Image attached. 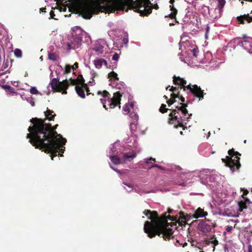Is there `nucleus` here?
Instances as JSON below:
<instances>
[{
    "mask_svg": "<svg viewBox=\"0 0 252 252\" xmlns=\"http://www.w3.org/2000/svg\"><path fill=\"white\" fill-rule=\"evenodd\" d=\"M30 122L33 125L28 128L30 133L27 134V138L31 144L36 149L51 154L52 160L58 155L63 156L59 152H64L66 140L56 131L58 125L52 126L46 123L45 120L37 118H32Z\"/></svg>",
    "mask_w": 252,
    "mask_h": 252,
    "instance_id": "f257e3e1",
    "label": "nucleus"
},
{
    "mask_svg": "<svg viewBox=\"0 0 252 252\" xmlns=\"http://www.w3.org/2000/svg\"><path fill=\"white\" fill-rule=\"evenodd\" d=\"M172 209H169L167 212L165 213L160 217L158 216L157 211H151L145 210L143 213L151 221H146L144 225V232L147 234L150 238L155 237L156 235L161 237L165 240L173 238V232L171 227L173 225V217L170 214L172 212Z\"/></svg>",
    "mask_w": 252,
    "mask_h": 252,
    "instance_id": "f03ea898",
    "label": "nucleus"
},
{
    "mask_svg": "<svg viewBox=\"0 0 252 252\" xmlns=\"http://www.w3.org/2000/svg\"><path fill=\"white\" fill-rule=\"evenodd\" d=\"M179 52L177 57L179 60L189 65L196 66V63H205L208 62L207 58L211 56L210 53H207L205 55H203V58H198L200 56L199 50L196 45L189 39L188 36H183L181 37L179 43Z\"/></svg>",
    "mask_w": 252,
    "mask_h": 252,
    "instance_id": "7ed1b4c3",
    "label": "nucleus"
},
{
    "mask_svg": "<svg viewBox=\"0 0 252 252\" xmlns=\"http://www.w3.org/2000/svg\"><path fill=\"white\" fill-rule=\"evenodd\" d=\"M174 85H178V89H176L174 87V106L176 108L174 109V122L177 121L179 122V119H188L191 115V114H189L188 111L186 109L187 105L185 104L180 103H178L177 105H176L175 103L177 101H181L183 102L185 101V98L180 94V91H179V89H180V91L183 90V91H185V85L187 84L186 81L183 78H180V77H176L174 75ZM174 128L177 129L178 128V126H176L174 124Z\"/></svg>",
    "mask_w": 252,
    "mask_h": 252,
    "instance_id": "20e7f679",
    "label": "nucleus"
},
{
    "mask_svg": "<svg viewBox=\"0 0 252 252\" xmlns=\"http://www.w3.org/2000/svg\"><path fill=\"white\" fill-rule=\"evenodd\" d=\"M125 84L124 83H118V82H115L113 87L120 90V91L114 93L113 97H111V95L107 91H98L97 93L98 96H101L99 98L100 103L103 105V108L106 110H108V108L106 105V102H108V106L110 109L114 108L115 107L119 106L120 108V103L121 97L124 94V90L125 89Z\"/></svg>",
    "mask_w": 252,
    "mask_h": 252,
    "instance_id": "39448f33",
    "label": "nucleus"
},
{
    "mask_svg": "<svg viewBox=\"0 0 252 252\" xmlns=\"http://www.w3.org/2000/svg\"><path fill=\"white\" fill-rule=\"evenodd\" d=\"M248 193L246 190L243 194L241 195L240 200L232 206L226 208L224 211L223 215L231 217H237L241 214L242 212L245 213V210L249 209L250 213H252V202L247 197H244Z\"/></svg>",
    "mask_w": 252,
    "mask_h": 252,
    "instance_id": "423d86ee",
    "label": "nucleus"
},
{
    "mask_svg": "<svg viewBox=\"0 0 252 252\" xmlns=\"http://www.w3.org/2000/svg\"><path fill=\"white\" fill-rule=\"evenodd\" d=\"M197 174L202 184L212 186L213 188L220 184L221 180L223 178L218 173L211 171L209 169H203L197 171Z\"/></svg>",
    "mask_w": 252,
    "mask_h": 252,
    "instance_id": "0eeeda50",
    "label": "nucleus"
},
{
    "mask_svg": "<svg viewBox=\"0 0 252 252\" xmlns=\"http://www.w3.org/2000/svg\"><path fill=\"white\" fill-rule=\"evenodd\" d=\"M76 80L70 78L68 80L65 79L60 82L57 78H53L50 83L53 91L57 92H62L63 94H66L67 91L69 84L72 85H78Z\"/></svg>",
    "mask_w": 252,
    "mask_h": 252,
    "instance_id": "6e6552de",
    "label": "nucleus"
},
{
    "mask_svg": "<svg viewBox=\"0 0 252 252\" xmlns=\"http://www.w3.org/2000/svg\"><path fill=\"white\" fill-rule=\"evenodd\" d=\"M228 153L230 156H226L225 158H222V160L233 172L240 167V158L238 156L240 154L238 152H235L233 150H229Z\"/></svg>",
    "mask_w": 252,
    "mask_h": 252,
    "instance_id": "1a4fd4ad",
    "label": "nucleus"
},
{
    "mask_svg": "<svg viewBox=\"0 0 252 252\" xmlns=\"http://www.w3.org/2000/svg\"><path fill=\"white\" fill-rule=\"evenodd\" d=\"M182 169L179 166L174 165V174H177V178L174 181V185L182 187H186L189 183L187 181L189 180L192 176V172L181 171Z\"/></svg>",
    "mask_w": 252,
    "mask_h": 252,
    "instance_id": "9d476101",
    "label": "nucleus"
},
{
    "mask_svg": "<svg viewBox=\"0 0 252 252\" xmlns=\"http://www.w3.org/2000/svg\"><path fill=\"white\" fill-rule=\"evenodd\" d=\"M234 43L237 46H242L248 52L252 54V38L244 37L243 40L240 38H236L231 41L230 44Z\"/></svg>",
    "mask_w": 252,
    "mask_h": 252,
    "instance_id": "9b49d317",
    "label": "nucleus"
},
{
    "mask_svg": "<svg viewBox=\"0 0 252 252\" xmlns=\"http://www.w3.org/2000/svg\"><path fill=\"white\" fill-rule=\"evenodd\" d=\"M183 21L189 24H197L198 23L197 16L193 11L188 10L183 18Z\"/></svg>",
    "mask_w": 252,
    "mask_h": 252,
    "instance_id": "f8f14e48",
    "label": "nucleus"
},
{
    "mask_svg": "<svg viewBox=\"0 0 252 252\" xmlns=\"http://www.w3.org/2000/svg\"><path fill=\"white\" fill-rule=\"evenodd\" d=\"M187 88L189 89L194 95L199 97V100L203 98V91L201 90L200 88L198 87L197 85H191L189 84L187 86Z\"/></svg>",
    "mask_w": 252,
    "mask_h": 252,
    "instance_id": "ddd939ff",
    "label": "nucleus"
},
{
    "mask_svg": "<svg viewBox=\"0 0 252 252\" xmlns=\"http://www.w3.org/2000/svg\"><path fill=\"white\" fill-rule=\"evenodd\" d=\"M198 150L200 154L204 157H208L215 153V151H211V147L206 143L200 145Z\"/></svg>",
    "mask_w": 252,
    "mask_h": 252,
    "instance_id": "4468645a",
    "label": "nucleus"
},
{
    "mask_svg": "<svg viewBox=\"0 0 252 252\" xmlns=\"http://www.w3.org/2000/svg\"><path fill=\"white\" fill-rule=\"evenodd\" d=\"M212 223L210 221L201 220L198 224V229L203 233L210 232L212 228Z\"/></svg>",
    "mask_w": 252,
    "mask_h": 252,
    "instance_id": "2eb2a0df",
    "label": "nucleus"
},
{
    "mask_svg": "<svg viewBox=\"0 0 252 252\" xmlns=\"http://www.w3.org/2000/svg\"><path fill=\"white\" fill-rule=\"evenodd\" d=\"M180 215L178 217L177 215H174V226L176 225L177 223H178L180 225H183L186 222L189 220V217L188 216L185 215V214L181 212L178 213Z\"/></svg>",
    "mask_w": 252,
    "mask_h": 252,
    "instance_id": "dca6fc26",
    "label": "nucleus"
},
{
    "mask_svg": "<svg viewBox=\"0 0 252 252\" xmlns=\"http://www.w3.org/2000/svg\"><path fill=\"white\" fill-rule=\"evenodd\" d=\"M82 38L79 35L73 34L72 40L71 41L73 44V49H77L82 45Z\"/></svg>",
    "mask_w": 252,
    "mask_h": 252,
    "instance_id": "f3484780",
    "label": "nucleus"
},
{
    "mask_svg": "<svg viewBox=\"0 0 252 252\" xmlns=\"http://www.w3.org/2000/svg\"><path fill=\"white\" fill-rule=\"evenodd\" d=\"M108 78L109 79V81L110 82V85L112 87L114 86L115 82H117L119 81L118 74L113 71L108 73Z\"/></svg>",
    "mask_w": 252,
    "mask_h": 252,
    "instance_id": "a211bd4d",
    "label": "nucleus"
},
{
    "mask_svg": "<svg viewBox=\"0 0 252 252\" xmlns=\"http://www.w3.org/2000/svg\"><path fill=\"white\" fill-rule=\"evenodd\" d=\"M136 156L134 152L125 153L122 158V160L124 162L131 161Z\"/></svg>",
    "mask_w": 252,
    "mask_h": 252,
    "instance_id": "6ab92c4d",
    "label": "nucleus"
},
{
    "mask_svg": "<svg viewBox=\"0 0 252 252\" xmlns=\"http://www.w3.org/2000/svg\"><path fill=\"white\" fill-rule=\"evenodd\" d=\"M207 212L204 211V209L201 208H198L195 210L193 214V217L194 218L198 219L200 218L205 217L206 216H207Z\"/></svg>",
    "mask_w": 252,
    "mask_h": 252,
    "instance_id": "aec40b11",
    "label": "nucleus"
},
{
    "mask_svg": "<svg viewBox=\"0 0 252 252\" xmlns=\"http://www.w3.org/2000/svg\"><path fill=\"white\" fill-rule=\"evenodd\" d=\"M94 64L96 68L100 69L104 64L107 68H109L107 61L103 59H99L94 61Z\"/></svg>",
    "mask_w": 252,
    "mask_h": 252,
    "instance_id": "412c9836",
    "label": "nucleus"
},
{
    "mask_svg": "<svg viewBox=\"0 0 252 252\" xmlns=\"http://www.w3.org/2000/svg\"><path fill=\"white\" fill-rule=\"evenodd\" d=\"M75 91L78 95L81 98H84L85 94L84 92V88L83 85H77L75 86Z\"/></svg>",
    "mask_w": 252,
    "mask_h": 252,
    "instance_id": "4be33fe9",
    "label": "nucleus"
},
{
    "mask_svg": "<svg viewBox=\"0 0 252 252\" xmlns=\"http://www.w3.org/2000/svg\"><path fill=\"white\" fill-rule=\"evenodd\" d=\"M45 116L46 117V119H45V121L46 120H48L49 121H53L56 114L52 110H49L47 108V111L45 112Z\"/></svg>",
    "mask_w": 252,
    "mask_h": 252,
    "instance_id": "5701e85b",
    "label": "nucleus"
},
{
    "mask_svg": "<svg viewBox=\"0 0 252 252\" xmlns=\"http://www.w3.org/2000/svg\"><path fill=\"white\" fill-rule=\"evenodd\" d=\"M217 7L215 10L218 11L220 13V16L221 15V13L222 11V9L225 4L226 1L225 0H217Z\"/></svg>",
    "mask_w": 252,
    "mask_h": 252,
    "instance_id": "b1692460",
    "label": "nucleus"
},
{
    "mask_svg": "<svg viewBox=\"0 0 252 252\" xmlns=\"http://www.w3.org/2000/svg\"><path fill=\"white\" fill-rule=\"evenodd\" d=\"M10 63V65L11 66V63L9 62V61L8 59L4 60L3 61V63L1 67V70L2 71H4L5 72H7L8 71L7 68H8V66H9Z\"/></svg>",
    "mask_w": 252,
    "mask_h": 252,
    "instance_id": "393cba45",
    "label": "nucleus"
},
{
    "mask_svg": "<svg viewBox=\"0 0 252 252\" xmlns=\"http://www.w3.org/2000/svg\"><path fill=\"white\" fill-rule=\"evenodd\" d=\"M110 158L111 161L116 165H118L121 163V161L122 160V158H120L117 156H112Z\"/></svg>",
    "mask_w": 252,
    "mask_h": 252,
    "instance_id": "a878e982",
    "label": "nucleus"
},
{
    "mask_svg": "<svg viewBox=\"0 0 252 252\" xmlns=\"http://www.w3.org/2000/svg\"><path fill=\"white\" fill-rule=\"evenodd\" d=\"M94 51L98 54H102L103 52V46L100 44L96 45L94 48Z\"/></svg>",
    "mask_w": 252,
    "mask_h": 252,
    "instance_id": "bb28decb",
    "label": "nucleus"
},
{
    "mask_svg": "<svg viewBox=\"0 0 252 252\" xmlns=\"http://www.w3.org/2000/svg\"><path fill=\"white\" fill-rule=\"evenodd\" d=\"M76 80H77L76 82L78 85H83V86L84 85L86 84L85 83V80L82 75H78Z\"/></svg>",
    "mask_w": 252,
    "mask_h": 252,
    "instance_id": "cd10ccee",
    "label": "nucleus"
},
{
    "mask_svg": "<svg viewBox=\"0 0 252 252\" xmlns=\"http://www.w3.org/2000/svg\"><path fill=\"white\" fill-rule=\"evenodd\" d=\"M169 90L172 93L170 94V98L169 100H167L166 102L169 106H170L173 103V86H171Z\"/></svg>",
    "mask_w": 252,
    "mask_h": 252,
    "instance_id": "c85d7f7f",
    "label": "nucleus"
},
{
    "mask_svg": "<svg viewBox=\"0 0 252 252\" xmlns=\"http://www.w3.org/2000/svg\"><path fill=\"white\" fill-rule=\"evenodd\" d=\"M170 3L172 4L170 5V10L172 12L168 16H165V18L170 17L171 19H173V0H170Z\"/></svg>",
    "mask_w": 252,
    "mask_h": 252,
    "instance_id": "c756f323",
    "label": "nucleus"
},
{
    "mask_svg": "<svg viewBox=\"0 0 252 252\" xmlns=\"http://www.w3.org/2000/svg\"><path fill=\"white\" fill-rule=\"evenodd\" d=\"M48 58L49 60L53 61H55L57 60V57L54 53L50 52L48 53Z\"/></svg>",
    "mask_w": 252,
    "mask_h": 252,
    "instance_id": "7c9ffc66",
    "label": "nucleus"
},
{
    "mask_svg": "<svg viewBox=\"0 0 252 252\" xmlns=\"http://www.w3.org/2000/svg\"><path fill=\"white\" fill-rule=\"evenodd\" d=\"M14 55L17 58H21L22 55V51L19 49H16L14 51Z\"/></svg>",
    "mask_w": 252,
    "mask_h": 252,
    "instance_id": "2f4dec72",
    "label": "nucleus"
},
{
    "mask_svg": "<svg viewBox=\"0 0 252 252\" xmlns=\"http://www.w3.org/2000/svg\"><path fill=\"white\" fill-rule=\"evenodd\" d=\"M211 239V243L213 245V251H214L215 250V246L218 244V241L214 236L212 237Z\"/></svg>",
    "mask_w": 252,
    "mask_h": 252,
    "instance_id": "473e14b6",
    "label": "nucleus"
},
{
    "mask_svg": "<svg viewBox=\"0 0 252 252\" xmlns=\"http://www.w3.org/2000/svg\"><path fill=\"white\" fill-rule=\"evenodd\" d=\"M168 110V109L166 108V105L164 104H162L160 108H159V111L161 113H164L166 112Z\"/></svg>",
    "mask_w": 252,
    "mask_h": 252,
    "instance_id": "72a5a7b5",
    "label": "nucleus"
},
{
    "mask_svg": "<svg viewBox=\"0 0 252 252\" xmlns=\"http://www.w3.org/2000/svg\"><path fill=\"white\" fill-rule=\"evenodd\" d=\"M169 116V118L168 119V123L169 124H173V110H172Z\"/></svg>",
    "mask_w": 252,
    "mask_h": 252,
    "instance_id": "f704fd0d",
    "label": "nucleus"
},
{
    "mask_svg": "<svg viewBox=\"0 0 252 252\" xmlns=\"http://www.w3.org/2000/svg\"><path fill=\"white\" fill-rule=\"evenodd\" d=\"M72 69L74 70L73 66H71V65H66L65 67V72L66 73H70Z\"/></svg>",
    "mask_w": 252,
    "mask_h": 252,
    "instance_id": "c9c22d12",
    "label": "nucleus"
},
{
    "mask_svg": "<svg viewBox=\"0 0 252 252\" xmlns=\"http://www.w3.org/2000/svg\"><path fill=\"white\" fill-rule=\"evenodd\" d=\"M30 93L32 94H36L38 93V92L35 87H32L30 89Z\"/></svg>",
    "mask_w": 252,
    "mask_h": 252,
    "instance_id": "e433bc0d",
    "label": "nucleus"
},
{
    "mask_svg": "<svg viewBox=\"0 0 252 252\" xmlns=\"http://www.w3.org/2000/svg\"><path fill=\"white\" fill-rule=\"evenodd\" d=\"M209 31H210V27L208 25H206V27H205V38L206 39L208 38V35L209 32Z\"/></svg>",
    "mask_w": 252,
    "mask_h": 252,
    "instance_id": "4c0bfd02",
    "label": "nucleus"
},
{
    "mask_svg": "<svg viewBox=\"0 0 252 252\" xmlns=\"http://www.w3.org/2000/svg\"><path fill=\"white\" fill-rule=\"evenodd\" d=\"M123 113L125 115L128 114L129 112V108L126 105L125 107H124L123 109Z\"/></svg>",
    "mask_w": 252,
    "mask_h": 252,
    "instance_id": "58836bf2",
    "label": "nucleus"
},
{
    "mask_svg": "<svg viewBox=\"0 0 252 252\" xmlns=\"http://www.w3.org/2000/svg\"><path fill=\"white\" fill-rule=\"evenodd\" d=\"M3 88L8 90L9 92H12L14 90V88L9 85H5Z\"/></svg>",
    "mask_w": 252,
    "mask_h": 252,
    "instance_id": "ea45409f",
    "label": "nucleus"
},
{
    "mask_svg": "<svg viewBox=\"0 0 252 252\" xmlns=\"http://www.w3.org/2000/svg\"><path fill=\"white\" fill-rule=\"evenodd\" d=\"M83 87H84V89L86 90V91L87 92V95L90 94L91 93H90L89 88L88 87L87 84H86L84 85Z\"/></svg>",
    "mask_w": 252,
    "mask_h": 252,
    "instance_id": "a19ab883",
    "label": "nucleus"
},
{
    "mask_svg": "<svg viewBox=\"0 0 252 252\" xmlns=\"http://www.w3.org/2000/svg\"><path fill=\"white\" fill-rule=\"evenodd\" d=\"M119 58V56L117 53H115L112 57V60L114 61H118Z\"/></svg>",
    "mask_w": 252,
    "mask_h": 252,
    "instance_id": "79ce46f5",
    "label": "nucleus"
},
{
    "mask_svg": "<svg viewBox=\"0 0 252 252\" xmlns=\"http://www.w3.org/2000/svg\"><path fill=\"white\" fill-rule=\"evenodd\" d=\"M153 167H157L161 170H163V167L160 166V165H158V164H153L151 167H150V168H152Z\"/></svg>",
    "mask_w": 252,
    "mask_h": 252,
    "instance_id": "37998d69",
    "label": "nucleus"
},
{
    "mask_svg": "<svg viewBox=\"0 0 252 252\" xmlns=\"http://www.w3.org/2000/svg\"><path fill=\"white\" fill-rule=\"evenodd\" d=\"M233 228L232 226L228 225L226 226L225 230L228 232H230L232 230Z\"/></svg>",
    "mask_w": 252,
    "mask_h": 252,
    "instance_id": "c03bdc74",
    "label": "nucleus"
},
{
    "mask_svg": "<svg viewBox=\"0 0 252 252\" xmlns=\"http://www.w3.org/2000/svg\"><path fill=\"white\" fill-rule=\"evenodd\" d=\"M123 184L126 186H127L128 187H129L130 189L129 190H128V191H130L132 190L133 189V186L131 184H129V183H125L124 182Z\"/></svg>",
    "mask_w": 252,
    "mask_h": 252,
    "instance_id": "a18cd8bd",
    "label": "nucleus"
},
{
    "mask_svg": "<svg viewBox=\"0 0 252 252\" xmlns=\"http://www.w3.org/2000/svg\"><path fill=\"white\" fill-rule=\"evenodd\" d=\"M98 75L96 73V72H94L92 74V81H90V83H93L94 81V78L97 76Z\"/></svg>",
    "mask_w": 252,
    "mask_h": 252,
    "instance_id": "49530a36",
    "label": "nucleus"
},
{
    "mask_svg": "<svg viewBox=\"0 0 252 252\" xmlns=\"http://www.w3.org/2000/svg\"><path fill=\"white\" fill-rule=\"evenodd\" d=\"M152 160L155 161V159L153 158H151L149 159H147L146 162V163L149 164V163H151Z\"/></svg>",
    "mask_w": 252,
    "mask_h": 252,
    "instance_id": "de8ad7c7",
    "label": "nucleus"
},
{
    "mask_svg": "<svg viewBox=\"0 0 252 252\" xmlns=\"http://www.w3.org/2000/svg\"><path fill=\"white\" fill-rule=\"evenodd\" d=\"M67 47H68V49H73V44L71 41L70 43H69L67 44Z\"/></svg>",
    "mask_w": 252,
    "mask_h": 252,
    "instance_id": "09e8293b",
    "label": "nucleus"
},
{
    "mask_svg": "<svg viewBox=\"0 0 252 252\" xmlns=\"http://www.w3.org/2000/svg\"><path fill=\"white\" fill-rule=\"evenodd\" d=\"M46 8L42 7L40 8V13H45L46 12Z\"/></svg>",
    "mask_w": 252,
    "mask_h": 252,
    "instance_id": "8fccbe9b",
    "label": "nucleus"
},
{
    "mask_svg": "<svg viewBox=\"0 0 252 252\" xmlns=\"http://www.w3.org/2000/svg\"><path fill=\"white\" fill-rule=\"evenodd\" d=\"M71 66H73L74 70L76 69L78 67V63L76 62L73 65H71Z\"/></svg>",
    "mask_w": 252,
    "mask_h": 252,
    "instance_id": "3c124183",
    "label": "nucleus"
},
{
    "mask_svg": "<svg viewBox=\"0 0 252 252\" xmlns=\"http://www.w3.org/2000/svg\"><path fill=\"white\" fill-rule=\"evenodd\" d=\"M248 252H252V246L251 245L248 246Z\"/></svg>",
    "mask_w": 252,
    "mask_h": 252,
    "instance_id": "603ef678",
    "label": "nucleus"
},
{
    "mask_svg": "<svg viewBox=\"0 0 252 252\" xmlns=\"http://www.w3.org/2000/svg\"><path fill=\"white\" fill-rule=\"evenodd\" d=\"M50 15L51 18H54V16H55L54 11H51L50 13Z\"/></svg>",
    "mask_w": 252,
    "mask_h": 252,
    "instance_id": "864d4df0",
    "label": "nucleus"
},
{
    "mask_svg": "<svg viewBox=\"0 0 252 252\" xmlns=\"http://www.w3.org/2000/svg\"><path fill=\"white\" fill-rule=\"evenodd\" d=\"M229 221H232V222H234L235 223H237L239 222V220H229Z\"/></svg>",
    "mask_w": 252,
    "mask_h": 252,
    "instance_id": "5fc2aeb1",
    "label": "nucleus"
},
{
    "mask_svg": "<svg viewBox=\"0 0 252 252\" xmlns=\"http://www.w3.org/2000/svg\"><path fill=\"white\" fill-rule=\"evenodd\" d=\"M174 21H175V15L177 12V10L174 8Z\"/></svg>",
    "mask_w": 252,
    "mask_h": 252,
    "instance_id": "6e6d98bb",
    "label": "nucleus"
},
{
    "mask_svg": "<svg viewBox=\"0 0 252 252\" xmlns=\"http://www.w3.org/2000/svg\"><path fill=\"white\" fill-rule=\"evenodd\" d=\"M179 126L180 127H183V129H185V126L182 124H181L180 123H179Z\"/></svg>",
    "mask_w": 252,
    "mask_h": 252,
    "instance_id": "4d7b16f0",
    "label": "nucleus"
},
{
    "mask_svg": "<svg viewBox=\"0 0 252 252\" xmlns=\"http://www.w3.org/2000/svg\"><path fill=\"white\" fill-rule=\"evenodd\" d=\"M169 25H170V26H173V23H169Z\"/></svg>",
    "mask_w": 252,
    "mask_h": 252,
    "instance_id": "13d9d810",
    "label": "nucleus"
},
{
    "mask_svg": "<svg viewBox=\"0 0 252 252\" xmlns=\"http://www.w3.org/2000/svg\"><path fill=\"white\" fill-rule=\"evenodd\" d=\"M163 97H164L166 99H168L167 96H166V95H164V96H163Z\"/></svg>",
    "mask_w": 252,
    "mask_h": 252,
    "instance_id": "bf43d9fd",
    "label": "nucleus"
},
{
    "mask_svg": "<svg viewBox=\"0 0 252 252\" xmlns=\"http://www.w3.org/2000/svg\"><path fill=\"white\" fill-rule=\"evenodd\" d=\"M112 167V168L113 169H114V170L116 171L117 172H119V171H117V170H116V169H114V168H113L112 167Z\"/></svg>",
    "mask_w": 252,
    "mask_h": 252,
    "instance_id": "052dcab7",
    "label": "nucleus"
},
{
    "mask_svg": "<svg viewBox=\"0 0 252 252\" xmlns=\"http://www.w3.org/2000/svg\"><path fill=\"white\" fill-rule=\"evenodd\" d=\"M180 133L182 135L183 134V132L182 131H180Z\"/></svg>",
    "mask_w": 252,
    "mask_h": 252,
    "instance_id": "680f3d73",
    "label": "nucleus"
},
{
    "mask_svg": "<svg viewBox=\"0 0 252 252\" xmlns=\"http://www.w3.org/2000/svg\"><path fill=\"white\" fill-rule=\"evenodd\" d=\"M170 86H168L167 87H166V90H167V89H168V88H170Z\"/></svg>",
    "mask_w": 252,
    "mask_h": 252,
    "instance_id": "e2e57ef3",
    "label": "nucleus"
},
{
    "mask_svg": "<svg viewBox=\"0 0 252 252\" xmlns=\"http://www.w3.org/2000/svg\"><path fill=\"white\" fill-rule=\"evenodd\" d=\"M155 8H158V6L157 5Z\"/></svg>",
    "mask_w": 252,
    "mask_h": 252,
    "instance_id": "0e129e2a",
    "label": "nucleus"
},
{
    "mask_svg": "<svg viewBox=\"0 0 252 252\" xmlns=\"http://www.w3.org/2000/svg\"><path fill=\"white\" fill-rule=\"evenodd\" d=\"M246 141H246V140H244V143H246Z\"/></svg>",
    "mask_w": 252,
    "mask_h": 252,
    "instance_id": "69168bd1",
    "label": "nucleus"
},
{
    "mask_svg": "<svg viewBox=\"0 0 252 252\" xmlns=\"http://www.w3.org/2000/svg\"><path fill=\"white\" fill-rule=\"evenodd\" d=\"M79 31H80V32H81V29H79Z\"/></svg>",
    "mask_w": 252,
    "mask_h": 252,
    "instance_id": "338daca9",
    "label": "nucleus"
}]
</instances>
